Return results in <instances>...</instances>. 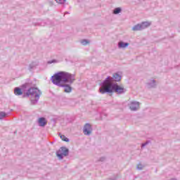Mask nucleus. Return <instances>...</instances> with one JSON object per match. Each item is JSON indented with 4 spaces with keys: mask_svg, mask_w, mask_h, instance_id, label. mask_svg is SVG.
I'll return each instance as SVG.
<instances>
[{
    "mask_svg": "<svg viewBox=\"0 0 180 180\" xmlns=\"http://www.w3.org/2000/svg\"><path fill=\"white\" fill-rule=\"evenodd\" d=\"M101 86L99 89V92L102 94H117V95H122L126 94V89L122 85H119L117 83H112L108 82V80H104L101 83Z\"/></svg>",
    "mask_w": 180,
    "mask_h": 180,
    "instance_id": "nucleus-1",
    "label": "nucleus"
},
{
    "mask_svg": "<svg viewBox=\"0 0 180 180\" xmlns=\"http://www.w3.org/2000/svg\"><path fill=\"white\" fill-rule=\"evenodd\" d=\"M51 79L54 85L60 86L63 85L61 84V82L63 84H74V82L75 81V75L67 72H59L53 75Z\"/></svg>",
    "mask_w": 180,
    "mask_h": 180,
    "instance_id": "nucleus-2",
    "label": "nucleus"
},
{
    "mask_svg": "<svg viewBox=\"0 0 180 180\" xmlns=\"http://www.w3.org/2000/svg\"><path fill=\"white\" fill-rule=\"evenodd\" d=\"M41 96V91L39 90V89L36 87H30L27 89L26 93H24L22 98H29V96H34L35 99L31 100V103L32 105H36V103L40 99V96Z\"/></svg>",
    "mask_w": 180,
    "mask_h": 180,
    "instance_id": "nucleus-3",
    "label": "nucleus"
},
{
    "mask_svg": "<svg viewBox=\"0 0 180 180\" xmlns=\"http://www.w3.org/2000/svg\"><path fill=\"white\" fill-rule=\"evenodd\" d=\"M69 154L70 150L66 147L63 146L60 148L59 150L56 152V157H58L59 160H63L64 157L68 156Z\"/></svg>",
    "mask_w": 180,
    "mask_h": 180,
    "instance_id": "nucleus-4",
    "label": "nucleus"
},
{
    "mask_svg": "<svg viewBox=\"0 0 180 180\" xmlns=\"http://www.w3.org/2000/svg\"><path fill=\"white\" fill-rule=\"evenodd\" d=\"M121 80L122 76L116 72L112 75V77L108 76L104 81H108L112 84H117L116 82H120Z\"/></svg>",
    "mask_w": 180,
    "mask_h": 180,
    "instance_id": "nucleus-5",
    "label": "nucleus"
},
{
    "mask_svg": "<svg viewBox=\"0 0 180 180\" xmlns=\"http://www.w3.org/2000/svg\"><path fill=\"white\" fill-rule=\"evenodd\" d=\"M128 108L131 112H137L140 109V102L137 101H131L128 103Z\"/></svg>",
    "mask_w": 180,
    "mask_h": 180,
    "instance_id": "nucleus-6",
    "label": "nucleus"
},
{
    "mask_svg": "<svg viewBox=\"0 0 180 180\" xmlns=\"http://www.w3.org/2000/svg\"><path fill=\"white\" fill-rule=\"evenodd\" d=\"M83 133L84 136H91L92 134V126L91 124L86 123L83 127Z\"/></svg>",
    "mask_w": 180,
    "mask_h": 180,
    "instance_id": "nucleus-7",
    "label": "nucleus"
},
{
    "mask_svg": "<svg viewBox=\"0 0 180 180\" xmlns=\"http://www.w3.org/2000/svg\"><path fill=\"white\" fill-rule=\"evenodd\" d=\"M146 86L148 89H151L152 88H156L157 82L155 79H149L146 82Z\"/></svg>",
    "mask_w": 180,
    "mask_h": 180,
    "instance_id": "nucleus-8",
    "label": "nucleus"
},
{
    "mask_svg": "<svg viewBox=\"0 0 180 180\" xmlns=\"http://www.w3.org/2000/svg\"><path fill=\"white\" fill-rule=\"evenodd\" d=\"M60 86L64 88V91L66 94H70L72 91V87H71L70 84H61Z\"/></svg>",
    "mask_w": 180,
    "mask_h": 180,
    "instance_id": "nucleus-9",
    "label": "nucleus"
},
{
    "mask_svg": "<svg viewBox=\"0 0 180 180\" xmlns=\"http://www.w3.org/2000/svg\"><path fill=\"white\" fill-rule=\"evenodd\" d=\"M38 124L40 127H44L47 124V120L44 117H40L38 120Z\"/></svg>",
    "mask_w": 180,
    "mask_h": 180,
    "instance_id": "nucleus-10",
    "label": "nucleus"
},
{
    "mask_svg": "<svg viewBox=\"0 0 180 180\" xmlns=\"http://www.w3.org/2000/svg\"><path fill=\"white\" fill-rule=\"evenodd\" d=\"M129 44H129L128 42H123L120 41V42H118V49H126V47H129Z\"/></svg>",
    "mask_w": 180,
    "mask_h": 180,
    "instance_id": "nucleus-11",
    "label": "nucleus"
},
{
    "mask_svg": "<svg viewBox=\"0 0 180 180\" xmlns=\"http://www.w3.org/2000/svg\"><path fill=\"white\" fill-rule=\"evenodd\" d=\"M14 94L17 96H20V95H23V91H22V89H20L19 87H15L14 89Z\"/></svg>",
    "mask_w": 180,
    "mask_h": 180,
    "instance_id": "nucleus-12",
    "label": "nucleus"
},
{
    "mask_svg": "<svg viewBox=\"0 0 180 180\" xmlns=\"http://www.w3.org/2000/svg\"><path fill=\"white\" fill-rule=\"evenodd\" d=\"M132 30H133V32H139L140 30H143V27L141 26V24H137V25H134L132 27Z\"/></svg>",
    "mask_w": 180,
    "mask_h": 180,
    "instance_id": "nucleus-13",
    "label": "nucleus"
},
{
    "mask_svg": "<svg viewBox=\"0 0 180 180\" xmlns=\"http://www.w3.org/2000/svg\"><path fill=\"white\" fill-rule=\"evenodd\" d=\"M141 26H142V30H144V29H147V27H149V26H151V22H143L141 23Z\"/></svg>",
    "mask_w": 180,
    "mask_h": 180,
    "instance_id": "nucleus-14",
    "label": "nucleus"
},
{
    "mask_svg": "<svg viewBox=\"0 0 180 180\" xmlns=\"http://www.w3.org/2000/svg\"><path fill=\"white\" fill-rule=\"evenodd\" d=\"M37 65H39V63H37V62H32L29 65V70H30V71H32V70H33V68H34L35 67H37Z\"/></svg>",
    "mask_w": 180,
    "mask_h": 180,
    "instance_id": "nucleus-15",
    "label": "nucleus"
},
{
    "mask_svg": "<svg viewBox=\"0 0 180 180\" xmlns=\"http://www.w3.org/2000/svg\"><path fill=\"white\" fill-rule=\"evenodd\" d=\"M122 13V8L120 7H117L115 8L114 10H113V12L112 13L114 15H119V13Z\"/></svg>",
    "mask_w": 180,
    "mask_h": 180,
    "instance_id": "nucleus-16",
    "label": "nucleus"
},
{
    "mask_svg": "<svg viewBox=\"0 0 180 180\" xmlns=\"http://www.w3.org/2000/svg\"><path fill=\"white\" fill-rule=\"evenodd\" d=\"M60 139H61V140H63V141H65L66 143L70 142V139L64 135H60Z\"/></svg>",
    "mask_w": 180,
    "mask_h": 180,
    "instance_id": "nucleus-17",
    "label": "nucleus"
},
{
    "mask_svg": "<svg viewBox=\"0 0 180 180\" xmlns=\"http://www.w3.org/2000/svg\"><path fill=\"white\" fill-rule=\"evenodd\" d=\"M81 44H82V46H86V44H89V41L87 39H82L81 41Z\"/></svg>",
    "mask_w": 180,
    "mask_h": 180,
    "instance_id": "nucleus-18",
    "label": "nucleus"
},
{
    "mask_svg": "<svg viewBox=\"0 0 180 180\" xmlns=\"http://www.w3.org/2000/svg\"><path fill=\"white\" fill-rule=\"evenodd\" d=\"M30 86V84L25 83L21 86L22 89H26Z\"/></svg>",
    "mask_w": 180,
    "mask_h": 180,
    "instance_id": "nucleus-19",
    "label": "nucleus"
},
{
    "mask_svg": "<svg viewBox=\"0 0 180 180\" xmlns=\"http://www.w3.org/2000/svg\"><path fill=\"white\" fill-rule=\"evenodd\" d=\"M106 161V157H101L98 160L97 162H105Z\"/></svg>",
    "mask_w": 180,
    "mask_h": 180,
    "instance_id": "nucleus-20",
    "label": "nucleus"
},
{
    "mask_svg": "<svg viewBox=\"0 0 180 180\" xmlns=\"http://www.w3.org/2000/svg\"><path fill=\"white\" fill-rule=\"evenodd\" d=\"M58 63V60H56V59H53L52 60H49L47 62V64H56Z\"/></svg>",
    "mask_w": 180,
    "mask_h": 180,
    "instance_id": "nucleus-21",
    "label": "nucleus"
},
{
    "mask_svg": "<svg viewBox=\"0 0 180 180\" xmlns=\"http://www.w3.org/2000/svg\"><path fill=\"white\" fill-rule=\"evenodd\" d=\"M144 168V166L141 165V163L138 164L136 166V169H139V171H141Z\"/></svg>",
    "mask_w": 180,
    "mask_h": 180,
    "instance_id": "nucleus-22",
    "label": "nucleus"
},
{
    "mask_svg": "<svg viewBox=\"0 0 180 180\" xmlns=\"http://www.w3.org/2000/svg\"><path fill=\"white\" fill-rule=\"evenodd\" d=\"M66 1L67 0H56V2H57V4H60V5L65 4Z\"/></svg>",
    "mask_w": 180,
    "mask_h": 180,
    "instance_id": "nucleus-23",
    "label": "nucleus"
},
{
    "mask_svg": "<svg viewBox=\"0 0 180 180\" xmlns=\"http://www.w3.org/2000/svg\"><path fill=\"white\" fill-rule=\"evenodd\" d=\"M4 117H6V113L4 112H0V120L4 119Z\"/></svg>",
    "mask_w": 180,
    "mask_h": 180,
    "instance_id": "nucleus-24",
    "label": "nucleus"
},
{
    "mask_svg": "<svg viewBox=\"0 0 180 180\" xmlns=\"http://www.w3.org/2000/svg\"><path fill=\"white\" fill-rule=\"evenodd\" d=\"M150 143H151V141H146L145 143L141 144V148H143V147H146V146H148Z\"/></svg>",
    "mask_w": 180,
    "mask_h": 180,
    "instance_id": "nucleus-25",
    "label": "nucleus"
},
{
    "mask_svg": "<svg viewBox=\"0 0 180 180\" xmlns=\"http://www.w3.org/2000/svg\"><path fill=\"white\" fill-rule=\"evenodd\" d=\"M65 13L67 14V13H68V12H65Z\"/></svg>",
    "mask_w": 180,
    "mask_h": 180,
    "instance_id": "nucleus-26",
    "label": "nucleus"
}]
</instances>
